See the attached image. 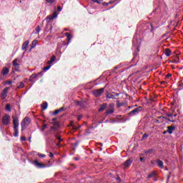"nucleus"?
<instances>
[{
	"mask_svg": "<svg viewBox=\"0 0 183 183\" xmlns=\"http://www.w3.org/2000/svg\"><path fill=\"white\" fill-rule=\"evenodd\" d=\"M30 124H31V119L28 117H24V119L22 120L21 123V131H24V129H26V127Z\"/></svg>",
	"mask_w": 183,
	"mask_h": 183,
	"instance_id": "nucleus-1",
	"label": "nucleus"
},
{
	"mask_svg": "<svg viewBox=\"0 0 183 183\" xmlns=\"http://www.w3.org/2000/svg\"><path fill=\"white\" fill-rule=\"evenodd\" d=\"M1 122L5 127L11 125V116L9 114H4L1 119Z\"/></svg>",
	"mask_w": 183,
	"mask_h": 183,
	"instance_id": "nucleus-2",
	"label": "nucleus"
},
{
	"mask_svg": "<svg viewBox=\"0 0 183 183\" xmlns=\"http://www.w3.org/2000/svg\"><path fill=\"white\" fill-rule=\"evenodd\" d=\"M141 111H142V107H139L134 109H133L132 111H131L129 113V115L130 117H134L135 115H138Z\"/></svg>",
	"mask_w": 183,
	"mask_h": 183,
	"instance_id": "nucleus-3",
	"label": "nucleus"
},
{
	"mask_svg": "<svg viewBox=\"0 0 183 183\" xmlns=\"http://www.w3.org/2000/svg\"><path fill=\"white\" fill-rule=\"evenodd\" d=\"M33 165H34V167L36 168H46V164H44V163H41L39 162H38V160H34L33 161Z\"/></svg>",
	"mask_w": 183,
	"mask_h": 183,
	"instance_id": "nucleus-4",
	"label": "nucleus"
},
{
	"mask_svg": "<svg viewBox=\"0 0 183 183\" xmlns=\"http://www.w3.org/2000/svg\"><path fill=\"white\" fill-rule=\"evenodd\" d=\"M104 91H105L104 88L96 89L93 92V94H94V95H95V97H101V95H102V94H104Z\"/></svg>",
	"mask_w": 183,
	"mask_h": 183,
	"instance_id": "nucleus-5",
	"label": "nucleus"
},
{
	"mask_svg": "<svg viewBox=\"0 0 183 183\" xmlns=\"http://www.w3.org/2000/svg\"><path fill=\"white\" fill-rule=\"evenodd\" d=\"M19 59H15L12 62L13 66L14 67L15 71H19Z\"/></svg>",
	"mask_w": 183,
	"mask_h": 183,
	"instance_id": "nucleus-6",
	"label": "nucleus"
},
{
	"mask_svg": "<svg viewBox=\"0 0 183 183\" xmlns=\"http://www.w3.org/2000/svg\"><path fill=\"white\" fill-rule=\"evenodd\" d=\"M14 128H19V119L16 117H13Z\"/></svg>",
	"mask_w": 183,
	"mask_h": 183,
	"instance_id": "nucleus-7",
	"label": "nucleus"
},
{
	"mask_svg": "<svg viewBox=\"0 0 183 183\" xmlns=\"http://www.w3.org/2000/svg\"><path fill=\"white\" fill-rule=\"evenodd\" d=\"M114 104H110L109 105V109L106 111V114L107 115H109V114H114Z\"/></svg>",
	"mask_w": 183,
	"mask_h": 183,
	"instance_id": "nucleus-8",
	"label": "nucleus"
},
{
	"mask_svg": "<svg viewBox=\"0 0 183 183\" xmlns=\"http://www.w3.org/2000/svg\"><path fill=\"white\" fill-rule=\"evenodd\" d=\"M8 89H9V87H6L1 92V98L2 99H5L8 95Z\"/></svg>",
	"mask_w": 183,
	"mask_h": 183,
	"instance_id": "nucleus-9",
	"label": "nucleus"
},
{
	"mask_svg": "<svg viewBox=\"0 0 183 183\" xmlns=\"http://www.w3.org/2000/svg\"><path fill=\"white\" fill-rule=\"evenodd\" d=\"M132 159H128L124 164V167L125 168H128L129 167H131V164H132Z\"/></svg>",
	"mask_w": 183,
	"mask_h": 183,
	"instance_id": "nucleus-10",
	"label": "nucleus"
},
{
	"mask_svg": "<svg viewBox=\"0 0 183 183\" xmlns=\"http://www.w3.org/2000/svg\"><path fill=\"white\" fill-rule=\"evenodd\" d=\"M107 107H108V104H107V103H104V104L100 105V107L98 109L99 112H102V111H104V109H107Z\"/></svg>",
	"mask_w": 183,
	"mask_h": 183,
	"instance_id": "nucleus-11",
	"label": "nucleus"
},
{
	"mask_svg": "<svg viewBox=\"0 0 183 183\" xmlns=\"http://www.w3.org/2000/svg\"><path fill=\"white\" fill-rule=\"evenodd\" d=\"M106 97L109 99H115V95H114V93L107 92Z\"/></svg>",
	"mask_w": 183,
	"mask_h": 183,
	"instance_id": "nucleus-12",
	"label": "nucleus"
},
{
	"mask_svg": "<svg viewBox=\"0 0 183 183\" xmlns=\"http://www.w3.org/2000/svg\"><path fill=\"white\" fill-rule=\"evenodd\" d=\"M28 45H29V41H24L21 46L22 51H24V49H26V48L28 47Z\"/></svg>",
	"mask_w": 183,
	"mask_h": 183,
	"instance_id": "nucleus-13",
	"label": "nucleus"
},
{
	"mask_svg": "<svg viewBox=\"0 0 183 183\" xmlns=\"http://www.w3.org/2000/svg\"><path fill=\"white\" fill-rule=\"evenodd\" d=\"M1 74L4 76L8 75V74H9V69L6 68V67L3 68V69L1 71Z\"/></svg>",
	"mask_w": 183,
	"mask_h": 183,
	"instance_id": "nucleus-14",
	"label": "nucleus"
},
{
	"mask_svg": "<svg viewBox=\"0 0 183 183\" xmlns=\"http://www.w3.org/2000/svg\"><path fill=\"white\" fill-rule=\"evenodd\" d=\"M175 131V126H171L167 127V132L168 134H172Z\"/></svg>",
	"mask_w": 183,
	"mask_h": 183,
	"instance_id": "nucleus-15",
	"label": "nucleus"
},
{
	"mask_svg": "<svg viewBox=\"0 0 183 183\" xmlns=\"http://www.w3.org/2000/svg\"><path fill=\"white\" fill-rule=\"evenodd\" d=\"M157 167H159V168H161V169L164 168V162H162V160L157 159Z\"/></svg>",
	"mask_w": 183,
	"mask_h": 183,
	"instance_id": "nucleus-16",
	"label": "nucleus"
},
{
	"mask_svg": "<svg viewBox=\"0 0 183 183\" xmlns=\"http://www.w3.org/2000/svg\"><path fill=\"white\" fill-rule=\"evenodd\" d=\"M64 109H65L64 107H61L60 109L55 110L53 112V115H58V114H59V112H62V111H64Z\"/></svg>",
	"mask_w": 183,
	"mask_h": 183,
	"instance_id": "nucleus-17",
	"label": "nucleus"
},
{
	"mask_svg": "<svg viewBox=\"0 0 183 183\" xmlns=\"http://www.w3.org/2000/svg\"><path fill=\"white\" fill-rule=\"evenodd\" d=\"M56 59V56H52L50 58V61H47V64H48V65H51V64H52V62H54Z\"/></svg>",
	"mask_w": 183,
	"mask_h": 183,
	"instance_id": "nucleus-18",
	"label": "nucleus"
},
{
	"mask_svg": "<svg viewBox=\"0 0 183 183\" xmlns=\"http://www.w3.org/2000/svg\"><path fill=\"white\" fill-rule=\"evenodd\" d=\"M56 16H58V14H56V12L53 13L52 15L49 16V21H52V19H55V18H56Z\"/></svg>",
	"mask_w": 183,
	"mask_h": 183,
	"instance_id": "nucleus-19",
	"label": "nucleus"
},
{
	"mask_svg": "<svg viewBox=\"0 0 183 183\" xmlns=\"http://www.w3.org/2000/svg\"><path fill=\"white\" fill-rule=\"evenodd\" d=\"M125 105V103L124 102H120L119 100L117 101V108H121V107H124Z\"/></svg>",
	"mask_w": 183,
	"mask_h": 183,
	"instance_id": "nucleus-20",
	"label": "nucleus"
},
{
	"mask_svg": "<svg viewBox=\"0 0 183 183\" xmlns=\"http://www.w3.org/2000/svg\"><path fill=\"white\" fill-rule=\"evenodd\" d=\"M41 109H43V111H45V109H46V108H48V103L46 102H44L41 105Z\"/></svg>",
	"mask_w": 183,
	"mask_h": 183,
	"instance_id": "nucleus-21",
	"label": "nucleus"
},
{
	"mask_svg": "<svg viewBox=\"0 0 183 183\" xmlns=\"http://www.w3.org/2000/svg\"><path fill=\"white\" fill-rule=\"evenodd\" d=\"M172 51L169 49H165V55L166 56H171Z\"/></svg>",
	"mask_w": 183,
	"mask_h": 183,
	"instance_id": "nucleus-22",
	"label": "nucleus"
},
{
	"mask_svg": "<svg viewBox=\"0 0 183 183\" xmlns=\"http://www.w3.org/2000/svg\"><path fill=\"white\" fill-rule=\"evenodd\" d=\"M39 75H41V73H39L38 74H32L30 77L31 81H32V79H35L36 78H38Z\"/></svg>",
	"mask_w": 183,
	"mask_h": 183,
	"instance_id": "nucleus-23",
	"label": "nucleus"
},
{
	"mask_svg": "<svg viewBox=\"0 0 183 183\" xmlns=\"http://www.w3.org/2000/svg\"><path fill=\"white\" fill-rule=\"evenodd\" d=\"M155 175H157V172L154 171L148 175V178H152V177H155Z\"/></svg>",
	"mask_w": 183,
	"mask_h": 183,
	"instance_id": "nucleus-24",
	"label": "nucleus"
},
{
	"mask_svg": "<svg viewBox=\"0 0 183 183\" xmlns=\"http://www.w3.org/2000/svg\"><path fill=\"white\" fill-rule=\"evenodd\" d=\"M14 137H18L19 134V130H18V128H14Z\"/></svg>",
	"mask_w": 183,
	"mask_h": 183,
	"instance_id": "nucleus-25",
	"label": "nucleus"
},
{
	"mask_svg": "<svg viewBox=\"0 0 183 183\" xmlns=\"http://www.w3.org/2000/svg\"><path fill=\"white\" fill-rule=\"evenodd\" d=\"M24 86H25V84H24V82L21 81L19 85L17 86V88H19V89L24 88Z\"/></svg>",
	"mask_w": 183,
	"mask_h": 183,
	"instance_id": "nucleus-26",
	"label": "nucleus"
},
{
	"mask_svg": "<svg viewBox=\"0 0 183 183\" xmlns=\"http://www.w3.org/2000/svg\"><path fill=\"white\" fill-rule=\"evenodd\" d=\"M35 31L36 32H34V34H39V32H41V26H37Z\"/></svg>",
	"mask_w": 183,
	"mask_h": 183,
	"instance_id": "nucleus-27",
	"label": "nucleus"
},
{
	"mask_svg": "<svg viewBox=\"0 0 183 183\" xmlns=\"http://www.w3.org/2000/svg\"><path fill=\"white\" fill-rule=\"evenodd\" d=\"M167 120H169V122H175V119H174V116L169 117Z\"/></svg>",
	"mask_w": 183,
	"mask_h": 183,
	"instance_id": "nucleus-28",
	"label": "nucleus"
},
{
	"mask_svg": "<svg viewBox=\"0 0 183 183\" xmlns=\"http://www.w3.org/2000/svg\"><path fill=\"white\" fill-rule=\"evenodd\" d=\"M37 41L36 40H34L33 41H32V46H31V48H35V46H36V44H37Z\"/></svg>",
	"mask_w": 183,
	"mask_h": 183,
	"instance_id": "nucleus-29",
	"label": "nucleus"
},
{
	"mask_svg": "<svg viewBox=\"0 0 183 183\" xmlns=\"http://www.w3.org/2000/svg\"><path fill=\"white\" fill-rule=\"evenodd\" d=\"M104 0H92V2H94L95 4H101Z\"/></svg>",
	"mask_w": 183,
	"mask_h": 183,
	"instance_id": "nucleus-30",
	"label": "nucleus"
},
{
	"mask_svg": "<svg viewBox=\"0 0 183 183\" xmlns=\"http://www.w3.org/2000/svg\"><path fill=\"white\" fill-rule=\"evenodd\" d=\"M56 139H58L59 142H61V141H62V139L58 134L56 135Z\"/></svg>",
	"mask_w": 183,
	"mask_h": 183,
	"instance_id": "nucleus-31",
	"label": "nucleus"
},
{
	"mask_svg": "<svg viewBox=\"0 0 183 183\" xmlns=\"http://www.w3.org/2000/svg\"><path fill=\"white\" fill-rule=\"evenodd\" d=\"M6 109L9 112H10V111H11V105H10V104H6Z\"/></svg>",
	"mask_w": 183,
	"mask_h": 183,
	"instance_id": "nucleus-32",
	"label": "nucleus"
},
{
	"mask_svg": "<svg viewBox=\"0 0 183 183\" xmlns=\"http://www.w3.org/2000/svg\"><path fill=\"white\" fill-rule=\"evenodd\" d=\"M154 151V149H149L145 151V154H151Z\"/></svg>",
	"mask_w": 183,
	"mask_h": 183,
	"instance_id": "nucleus-33",
	"label": "nucleus"
},
{
	"mask_svg": "<svg viewBox=\"0 0 183 183\" xmlns=\"http://www.w3.org/2000/svg\"><path fill=\"white\" fill-rule=\"evenodd\" d=\"M65 35L68 38V39H72V36H71V34H69V33H65Z\"/></svg>",
	"mask_w": 183,
	"mask_h": 183,
	"instance_id": "nucleus-34",
	"label": "nucleus"
},
{
	"mask_svg": "<svg viewBox=\"0 0 183 183\" xmlns=\"http://www.w3.org/2000/svg\"><path fill=\"white\" fill-rule=\"evenodd\" d=\"M148 137H149V135H148V134H143L142 139H147V138H148Z\"/></svg>",
	"mask_w": 183,
	"mask_h": 183,
	"instance_id": "nucleus-35",
	"label": "nucleus"
},
{
	"mask_svg": "<svg viewBox=\"0 0 183 183\" xmlns=\"http://www.w3.org/2000/svg\"><path fill=\"white\" fill-rule=\"evenodd\" d=\"M48 4H54L55 2V0H46Z\"/></svg>",
	"mask_w": 183,
	"mask_h": 183,
	"instance_id": "nucleus-36",
	"label": "nucleus"
},
{
	"mask_svg": "<svg viewBox=\"0 0 183 183\" xmlns=\"http://www.w3.org/2000/svg\"><path fill=\"white\" fill-rule=\"evenodd\" d=\"M150 26H151L150 32H154V26L152 25V24H150Z\"/></svg>",
	"mask_w": 183,
	"mask_h": 183,
	"instance_id": "nucleus-37",
	"label": "nucleus"
},
{
	"mask_svg": "<svg viewBox=\"0 0 183 183\" xmlns=\"http://www.w3.org/2000/svg\"><path fill=\"white\" fill-rule=\"evenodd\" d=\"M49 68H51V65H49V66L44 67V71H48V69H49Z\"/></svg>",
	"mask_w": 183,
	"mask_h": 183,
	"instance_id": "nucleus-38",
	"label": "nucleus"
},
{
	"mask_svg": "<svg viewBox=\"0 0 183 183\" xmlns=\"http://www.w3.org/2000/svg\"><path fill=\"white\" fill-rule=\"evenodd\" d=\"M113 95H114V99H116L115 98L116 97H119V93L113 92Z\"/></svg>",
	"mask_w": 183,
	"mask_h": 183,
	"instance_id": "nucleus-39",
	"label": "nucleus"
},
{
	"mask_svg": "<svg viewBox=\"0 0 183 183\" xmlns=\"http://www.w3.org/2000/svg\"><path fill=\"white\" fill-rule=\"evenodd\" d=\"M57 11H58L59 12H61V11H62V8H61L60 6H57Z\"/></svg>",
	"mask_w": 183,
	"mask_h": 183,
	"instance_id": "nucleus-40",
	"label": "nucleus"
},
{
	"mask_svg": "<svg viewBox=\"0 0 183 183\" xmlns=\"http://www.w3.org/2000/svg\"><path fill=\"white\" fill-rule=\"evenodd\" d=\"M11 84H12V81H6V85H11Z\"/></svg>",
	"mask_w": 183,
	"mask_h": 183,
	"instance_id": "nucleus-41",
	"label": "nucleus"
},
{
	"mask_svg": "<svg viewBox=\"0 0 183 183\" xmlns=\"http://www.w3.org/2000/svg\"><path fill=\"white\" fill-rule=\"evenodd\" d=\"M77 119H78V121H81V119H82V115H79L77 117Z\"/></svg>",
	"mask_w": 183,
	"mask_h": 183,
	"instance_id": "nucleus-42",
	"label": "nucleus"
},
{
	"mask_svg": "<svg viewBox=\"0 0 183 183\" xmlns=\"http://www.w3.org/2000/svg\"><path fill=\"white\" fill-rule=\"evenodd\" d=\"M103 6H108V2H103L102 3Z\"/></svg>",
	"mask_w": 183,
	"mask_h": 183,
	"instance_id": "nucleus-43",
	"label": "nucleus"
},
{
	"mask_svg": "<svg viewBox=\"0 0 183 183\" xmlns=\"http://www.w3.org/2000/svg\"><path fill=\"white\" fill-rule=\"evenodd\" d=\"M171 76H172V74H168L166 75V78H171Z\"/></svg>",
	"mask_w": 183,
	"mask_h": 183,
	"instance_id": "nucleus-44",
	"label": "nucleus"
},
{
	"mask_svg": "<svg viewBox=\"0 0 183 183\" xmlns=\"http://www.w3.org/2000/svg\"><path fill=\"white\" fill-rule=\"evenodd\" d=\"M21 141H26V138L25 137H21Z\"/></svg>",
	"mask_w": 183,
	"mask_h": 183,
	"instance_id": "nucleus-45",
	"label": "nucleus"
},
{
	"mask_svg": "<svg viewBox=\"0 0 183 183\" xmlns=\"http://www.w3.org/2000/svg\"><path fill=\"white\" fill-rule=\"evenodd\" d=\"M141 162H145V159L144 157H140Z\"/></svg>",
	"mask_w": 183,
	"mask_h": 183,
	"instance_id": "nucleus-46",
	"label": "nucleus"
},
{
	"mask_svg": "<svg viewBox=\"0 0 183 183\" xmlns=\"http://www.w3.org/2000/svg\"><path fill=\"white\" fill-rule=\"evenodd\" d=\"M39 157H40L41 158H45V154H39Z\"/></svg>",
	"mask_w": 183,
	"mask_h": 183,
	"instance_id": "nucleus-47",
	"label": "nucleus"
},
{
	"mask_svg": "<svg viewBox=\"0 0 183 183\" xmlns=\"http://www.w3.org/2000/svg\"><path fill=\"white\" fill-rule=\"evenodd\" d=\"M167 117H168L169 118H171V117H172V114H167Z\"/></svg>",
	"mask_w": 183,
	"mask_h": 183,
	"instance_id": "nucleus-48",
	"label": "nucleus"
},
{
	"mask_svg": "<svg viewBox=\"0 0 183 183\" xmlns=\"http://www.w3.org/2000/svg\"><path fill=\"white\" fill-rule=\"evenodd\" d=\"M49 157H50V158H53L54 157V154L50 153Z\"/></svg>",
	"mask_w": 183,
	"mask_h": 183,
	"instance_id": "nucleus-49",
	"label": "nucleus"
},
{
	"mask_svg": "<svg viewBox=\"0 0 183 183\" xmlns=\"http://www.w3.org/2000/svg\"><path fill=\"white\" fill-rule=\"evenodd\" d=\"M46 127V124H44V125H43L42 130L44 131V129H45Z\"/></svg>",
	"mask_w": 183,
	"mask_h": 183,
	"instance_id": "nucleus-50",
	"label": "nucleus"
},
{
	"mask_svg": "<svg viewBox=\"0 0 183 183\" xmlns=\"http://www.w3.org/2000/svg\"><path fill=\"white\" fill-rule=\"evenodd\" d=\"M111 4H114V1L108 2V5H111Z\"/></svg>",
	"mask_w": 183,
	"mask_h": 183,
	"instance_id": "nucleus-51",
	"label": "nucleus"
},
{
	"mask_svg": "<svg viewBox=\"0 0 183 183\" xmlns=\"http://www.w3.org/2000/svg\"><path fill=\"white\" fill-rule=\"evenodd\" d=\"M151 164H152V165H155V162L152 161V162H151Z\"/></svg>",
	"mask_w": 183,
	"mask_h": 183,
	"instance_id": "nucleus-52",
	"label": "nucleus"
},
{
	"mask_svg": "<svg viewBox=\"0 0 183 183\" xmlns=\"http://www.w3.org/2000/svg\"><path fill=\"white\" fill-rule=\"evenodd\" d=\"M117 181H121V177H118L117 178Z\"/></svg>",
	"mask_w": 183,
	"mask_h": 183,
	"instance_id": "nucleus-53",
	"label": "nucleus"
},
{
	"mask_svg": "<svg viewBox=\"0 0 183 183\" xmlns=\"http://www.w3.org/2000/svg\"><path fill=\"white\" fill-rule=\"evenodd\" d=\"M79 144V142H76L75 147H78Z\"/></svg>",
	"mask_w": 183,
	"mask_h": 183,
	"instance_id": "nucleus-54",
	"label": "nucleus"
},
{
	"mask_svg": "<svg viewBox=\"0 0 183 183\" xmlns=\"http://www.w3.org/2000/svg\"><path fill=\"white\" fill-rule=\"evenodd\" d=\"M159 119H164V117H159Z\"/></svg>",
	"mask_w": 183,
	"mask_h": 183,
	"instance_id": "nucleus-55",
	"label": "nucleus"
},
{
	"mask_svg": "<svg viewBox=\"0 0 183 183\" xmlns=\"http://www.w3.org/2000/svg\"><path fill=\"white\" fill-rule=\"evenodd\" d=\"M60 144H59V142L56 144V146L57 147H59Z\"/></svg>",
	"mask_w": 183,
	"mask_h": 183,
	"instance_id": "nucleus-56",
	"label": "nucleus"
},
{
	"mask_svg": "<svg viewBox=\"0 0 183 183\" xmlns=\"http://www.w3.org/2000/svg\"><path fill=\"white\" fill-rule=\"evenodd\" d=\"M172 116H173V118H175V117H177V114H174Z\"/></svg>",
	"mask_w": 183,
	"mask_h": 183,
	"instance_id": "nucleus-57",
	"label": "nucleus"
},
{
	"mask_svg": "<svg viewBox=\"0 0 183 183\" xmlns=\"http://www.w3.org/2000/svg\"><path fill=\"white\" fill-rule=\"evenodd\" d=\"M52 121H56V118L52 119Z\"/></svg>",
	"mask_w": 183,
	"mask_h": 183,
	"instance_id": "nucleus-58",
	"label": "nucleus"
},
{
	"mask_svg": "<svg viewBox=\"0 0 183 183\" xmlns=\"http://www.w3.org/2000/svg\"><path fill=\"white\" fill-rule=\"evenodd\" d=\"M65 31H68V29H66Z\"/></svg>",
	"mask_w": 183,
	"mask_h": 183,
	"instance_id": "nucleus-59",
	"label": "nucleus"
},
{
	"mask_svg": "<svg viewBox=\"0 0 183 183\" xmlns=\"http://www.w3.org/2000/svg\"><path fill=\"white\" fill-rule=\"evenodd\" d=\"M166 133H167L166 132H164V134H166Z\"/></svg>",
	"mask_w": 183,
	"mask_h": 183,
	"instance_id": "nucleus-60",
	"label": "nucleus"
}]
</instances>
